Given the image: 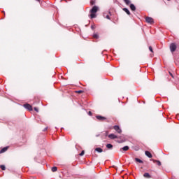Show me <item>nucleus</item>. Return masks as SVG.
<instances>
[{"mask_svg": "<svg viewBox=\"0 0 179 179\" xmlns=\"http://www.w3.org/2000/svg\"><path fill=\"white\" fill-rule=\"evenodd\" d=\"M99 10V7L96 6H94L90 10V17L91 19H94L96 17V13H97Z\"/></svg>", "mask_w": 179, "mask_h": 179, "instance_id": "obj_1", "label": "nucleus"}, {"mask_svg": "<svg viewBox=\"0 0 179 179\" xmlns=\"http://www.w3.org/2000/svg\"><path fill=\"white\" fill-rule=\"evenodd\" d=\"M169 48L171 50V52H174L177 50V45H176V43H171Z\"/></svg>", "mask_w": 179, "mask_h": 179, "instance_id": "obj_2", "label": "nucleus"}, {"mask_svg": "<svg viewBox=\"0 0 179 179\" xmlns=\"http://www.w3.org/2000/svg\"><path fill=\"white\" fill-rule=\"evenodd\" d=\"M145 22L147 23H149L150 24H152V23H155V21L152 17H145Z\"/></svg>", "mask_w": 179, "mask_h": 179, "instance_id": "obj_3", "label": "nucleus"}, {"mask_svg": "<svg viewBox=\"0 0 179 179\" xmlns=\"http://www.w3.org/2000/svg\"><path fill=\"white\" fill-rule=\"evenodd\" d=\"M24 108H27V110H29V111H33V106L29 103L24 104Z\"/></svg>", "mask_w": 179, "mask_h": 179, "instance_id": "obj_4", "label": "nucleus"}, {"mask_svg": "<svg viewBox=\"0 0 179 179\" xmlns=\"http://www.w3.org/2000/svg\"><path fill=\"white\" fill-rule=\"evenodd\" d=\"M113 129H115V131H116V132H117V134H121L122 132V130L121 129V128H120V126L118 125L114 126Z\"/></svg>", "mask_w": 179, "mask_h": 179, "instance_id": "obj_5", "label": "nucleus"}, {"mask_svg": "<svg viewBox=\"0 0 179 179\" xmlns=\"http://www.w3.org/2000/svg\"><path fill=\"white\" fill-rule=\"evenodd\" d=\"M96 118L99 120V121H105V120H107V117H103L101 115H96Z\"/></svg>", "mask_w": 179, "mask_h": 179, "instance_id": "obj_6", "label": "nucleus"}, {"mask_svg": "<svg viewBox=\"0 0 179 179\" xmlns=\"http://www.w3.org/2000/svg\"><path fill=\"white\" fill-rule=\"evenodd\" d=\"M108 138H110V139H117V138H118V136H117V135L114 134H111L108 135Z\"/></svg>", "mask_w": 179, "mask_h": 179, "instance_id": "obj_7", "label": "nucleus"}, {"mask_svg": "<svg viewBox=\"0 0 179 179\" xmlns=\"http://www.w3.org/2000/svg\"><path fill=\"white\" fill-rule=\"evenodd\" d=\"M122 150H124V152H127V151L129 150V147L128 145H126V146L120 148V152H122Z\"/></svg>", "mask_w": 179, "mask_h": 179, "instance_id": "obj_8", "label": "nucleus"}, {"mask_svg": "<svg viewBox=\"0 0 179 179\" xmlns=\"http://www.w3.org/2000/svg\"><path fill=\"white\" fill-rule=\"evenodd\" d=\"M145 156L149 157V159H152V157H153L152 155V153H150V152H149V151H145Z\"/></svg>", "mask_w": 179, "mask_h": 179, "instance_id": "obj_9", "label": "nucleus"}, {"mask_svg": "<svg viewBox=\"0 0 179 179\" xmlns=\"http://www.w3.org/2000/svg\"><path fill=\"white\" fill-rule=\"evenodd\" d=\"M143 177H145V178H152V176L150 174H149V173H145L143 174Z\"/></svg>", "mask_w": 179, "mask_h": 179, "instance_id": "obj_10", "label": "nucleus"}, {"mask_svg": "<svg viewBox=\"0 0 179 179\" xmlns=\"http://www.w3.org/2000/svg\"><path fill=\"white\" fill-rule=\"evenodd\" d=\"M130 9L135 12V10H136V7H135V5L134 4H130Z\"/></svg>", "mask_w": 179, "mask_h": 179, "instance_id": "obj_11", "label": "nucleus"}, {"mask_svg": "<svg viewBox=\"0 0 179 179\" xmlns=\"http://www.w3.org/2000/svg\"><path fill=\"white\" fill-rule=\"evenodd\" d=\"M123 10H124V12H125L127 15H131V12H129V10H128V8H123Z\"/></svg>", "mask_w": 179, "mask_h": 179, "instance_id": "obj_12", "label": "nucleus"}, {"mask_svg": "<svg viewBox=\"0 0 179 179\" xmlns=\"http://www.w3.org/2000/svg\"><path fill=\"white\" fill-rule=\"evenodd\" d=\"M6 150H8V147H5L3 149H1L0 150V153H5V152H6Z\"/></svg>", "mask_w": 179, "mask_h": 179, "instance_id": "obj_13", "label": "nucleus"}, {"mask_svg": "<svg viewBox=\"0 0 179 179\" xmlns=\"http://www.w3.org/2000/svg\"><path fill=\"white\" fill-rule=\"evenodd\" d=\"M96 152H98L99 153H101L103 152V149L100 148H96L95 149Z\"/></svg>", "mask_w": 179, "mask_h": 179, "instance_id": "obj_14", "label": "nucleus"}, {"mask_svg": "<svg viewBox=\"0 0 179 179\" xmlns=\"http://www.w3.org/2000/svg\"><path fill=\"white\" fill-rule=\"evenodd\" d=\"M154 163H157V166H162V162H160V161H157V160H152Z\"/></svg>", "mask_w": 179, "mask_h": 179, "instance_id": "obj_15", "label": "nucleus"}, {"mask_svg": "<svg viewBox=\"0 0 179 179\" xmlns=\"http://www.w3.org/2000/svg\"><path fill=\"white\" fill-rule=\"evenodd\" d=\"M135 161L137 162L138 163H143V161H142L139 158H135Z\"/></svg>", "mask_w": 179, "mask_h": 179, "instance_id": "obj_16", "label": "nucleus"}, {"mask_svg": "<svg viewBox=\"0 0 179 179\" xmlns=\"http://www.w3.org/2000/svg\"><path fill=\"white\" fill-rule=\"evenodd\" d=\"M106 148L108 149H113V144H107Z\"/></svg>", "mask_w": 179, "mask_h": 179, "instance_id": "obj_17", "label": "nucleus"}, {"mask_svg": "<svg viewBox=\"0 0 179 179\" xmlns=\"http://www.w3.org/2000/svg\"><path fill=\"white\" fill-rule=\"evenodd\" d=\"M57 170H58V168H57V166H53V167L52 168V171L53 173H55V171H57Z\"/></svg>", "mask_w": 179, "mask_h": 179, "instance_id": "obj_18", "label": "nucleus"}, {"mask_svg": "<svg viewBox=\"0 0 179 179\" xmlns=\"http://www.w3.org/2000/svg\"><path fill=\"white\" fill-rule=\"evenodd\" d=\"M124 2L126 3V5H129L131 3V1L129 0H124Z\"/></svg>", "mask_w": 179, "mask_h": 179, "instance_id": "obj_19", "label": "nucleus"}, {"mask_svg": "<svg viewBox=\"0 0 179 179\" xmlns=\"http://www.w3.org/2000/svg\"><path fill=\"white\" fill-rule=\"evenodd\" d=\"M93 37L97 40L99 38V34H94Z\"/></svg>", "mask_w": 179, "mask_h": 179, "instance_id": "obj_20", "label": "nucleus"}, {"mask_svg": "<svg viewBox=\"0 0 179 179\" xmlns=\"http://www.w3.org/2000/svg\"><path fill=\"white\" fill-rule=\"evenodd\" d=\"M0 168H1V170H3V171L6 170V167L5 166V165H1V166H0Z\"/></svg>", "mask_w": 179, "mask_h": 179, "instance_id": "obj_21", "label": "nucleus"}, {"mask_svg": "<svg viewBox=\"0 0 179 179\" xmlns=\"http://www.w3.org/2000/svg\"><path fill=\"white\" fill-rule=\"evenodd\" d=\"M94 3H96V1L94 0H91L90 5L93 6Z\"/></svg>", "mask_w": 179, "mask_h": 179, "instance_id": "obj_22", "label": "nucleus"}, {"mask_svg": "<svg viewBox=\"0 0 179 179\" xmlns=\"http://www.w3.org/2000/svg\"><path fill=\"white\" fill-rule=\"evenodd\" d=\"M104 17H106V19H108L110 20V15H106V14L103 15Z\"/></svg>", "mask_w": 179, "mask_h": 179, "instance_id": "obj_23", "label": "nucleus"}, {"mask_svg": "<svg viewBox=\"0 0 179 179\" xmlns=\"http://www.w3.org/2000/svg\"><path fill=\"white\" fill-rule=\"evenodd\" d=\"M76 93H78V94H80L83 93V90L76 91Z\"/></svg>", "mask_w": 179, "mask_h": 179, "instance_id": "obj_24", "label": "nucleus"}, {"mask_svg": "<svg viewBox=\"0 0 179 179\" xmlns=\"http://www.w3.org/2000/svg\"><path fill=\"white\" fill-rule=\"evenodd\" d=\"M149 50L151 52H153V48H152V46L149 47Z\"/></svg>", "mask_w": 179, "mask_h": 179, "instance_id": "obj_25", "label": "nucleus"}, {"mask_svg": "<svg viewBox=\"0 0 179 179\" xmlns=\"http://www.w3.org/2000/svg\"><path fill=\"white\" fill-rule=\"evenodd\" d=\"M169 75L170 76H171V78H173V79H174V76L173 75V73L169 71Z\"/></svg>", "mask_w": 179, "mask_h": 179, "instance_id": "obj_26", "label": "nucleus"}, {"mask_svg": "<svg viewBox=\"0 0 179 179\" xmlns=\"http://www.w3.org/2000/svg\"><path fill=\"white\" fill-rule=\"evenodd\" d=\"M85 155V150H83L80 154V156H83Z\"/></svg>", "mask_w": 179, "mask_h": 179, "instance_id": "obj_27", "label": "nucleus"}, {"mask_svg": "<svg viewBox=\"0 0 179 179\" xmlns=\"http://www.w3.org/2000/svg\"><path fill=\"white\" fill-rule=\"evenodd\" d=\"M34 110L35 111H36V113H38V108L35 107V108H34Z\"/></svg>", "mask_w": 179, "mask_h": 179, "instance_id": "obj_28", "label": "nucleus"}, {"mask_svg": "<svg viewBox=\"0 0 179 179\" xmlns=\"http://www.w3.org/2000/svg\"><path fill=\"white\" fill-rule=\"evenodd\" d=\"M88 115H90V116H92V115H93V113H92V111H89V112H88Z\"/></svg>", "mask_w": 179, "mask_h": 179, "instance_id": "obj_29", "label": "nucleus"}, {"mask_svg": "<svg viewBox=\"0 0 179 179\" xmlns=\"http://www.w3.org/2000/svg\"><path fill=\"white\" fill-rule=\"evenodd\" d=\"M106 136L108 135V131L105 132Z\"/></svg>", "mask_w": 179, "mask_h": 179, "instance_id": "obj_30", "label": "nucleus"}, {"mask_svg": "<svg viewBox=\"0 0 179 179\" xmlns=\"http://www.w3.org/2000/svg\"><path fill=\"white\" fill-rule=\"evenodd\" d=\"M47 129H48V127H46L44 131H47Z\"/></svg>", "mask_w": 179, "mask_h": 179, "instance_id": "obj_31", "label": "nucleus"}, {"mask_svg": "<svg viewBox=\"0 0 179 179\" xmlns=\"http://www.w3.org/2000/svg\"><path fill=\"white\" fill-rule=\"evenodd\" d=\"M36 1H37V2H40V0H36Z\"/></svg>", "mask_w": 179, "mask_h": 179, "instance_id": "obj_32", "label": "nucleus"}, {"mask_svg": "<svg viewBox=\"0 0 179 179\" xmlns=\"http://www.w3.org/2000/svg\"><path fill=\"white\" fill-rule=\"evenodd\" d=\"M92 29H93V26H92Z\"/></svg>", "mask_w": 179, "mask_h": 179, "instance_id": "obj_33", "label": "nucleus"}, {"mask_svg": "<svg viewBox=\"0 0 179 179\" xmlns=\"http://www.w3.org/2000/svg\"><path fill=\"white\" fill-rule=\"evenodd\" d=\"M168 1H170V0H168Z\"/></svg>", "mask_w": 179, "mask_h": 179, "instance_id": "obj_34", "label": "nucleus"}]
</instances>
